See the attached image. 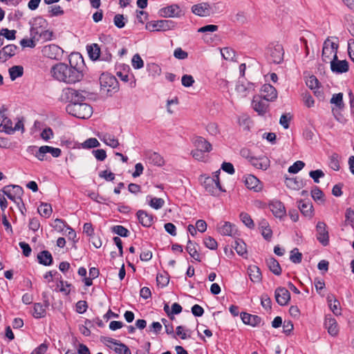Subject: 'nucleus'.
<instances>
[{"label":"nucleus","instance_id":"nucleus-1","mask_svg":"<svg viewBox=\"0 0 354 354\" xmlns=\"http://www.w3.org/2000/svg\"><path fill=\"white\" fill-rule=\"evenodd\" d=\"M85 65L84 59L78 53L69 55V64L59 62L53 65L50 71L51 77L56 81L66 84H75L81 82L84 77Z\"/></svg>","mask_w":354,"mask_h":354},{"label":"nucleus","instance_id":"nucleus-2","mask_svg":"<svg viewBox=\"0 0 354 354\" xmlns=\"http://www.w3.org/2000/svg\"><path fill=\"white\" fill-rule=\"evenodd\" d=\"M70 115L80 119H88L93 113V108L86 103H70L66 107Z\"/></svg>","mask_w":354,"mask_h":354},{"label":"nucleus","instance_id":"nucleus-3","mask_svg":"<svg viewBox=\"0 0 354 354\" xmlns=\"http://www.w3.org/2000/svg\"><path fill=\"white\" fill-rule=\"evenodd\" d=\"M101 91L107 95L111 96L119 90V84L117 79L109 73H102L100 77Z\"/></svg>","mask_w":354,"mask_h":354},{"label":"nucleus","instance_id":"nucleus-4","mask_svg":"<svg viewBox=\"0 0 354 354\" xmlns=\"http://www.w3.org/2000/svg\"><path fill=\"white\" fill-rule=\"evenodd\" d=\"M284 50L279 43L270 44L266 48V57L270 63L279 64L283 60Z\"/></svg>","mask_w":354,"mask_h":354},{"label":"nucleus","instance_id":"nucleus-5","mask_svg":"<svg viewBox=\"0 0 354 354\" xmlns=\"http://www.w3.org/2000/svg\"><path fill=\"white\" fill-rule=\"evenodd\" d=\"M205 191L212 196H217L221 192H223L219 177L216 176V179L212 177H205L202 183Z\"/></svg>","mask_w":354,"mask_h":354},{"label":"nucleus","instance_id":"nucleus-6","mask_svg":"<svg viewBox=\"0 0 354 354\" xmlns=\"http://www.w3.org/2000/svg\"><path fill=\"white\" fill-rule=\"evenodd\" d=\"M41 53L43 56L47 58L60 60L63 57L64 50L57 45L49 44L42 48Z\"/></svg>","mask_w":354,"mask_h":354},{"label":"nucleus","instance_id":"nucleus-7","mask_svg":"<svg viewBox=\"0 0 354 354\" xmlns=\"http://www.w3.org/2000/svg\"><path fill=\"white\" fill-rule=\"evenodd\" d=\"M30 35H32L34 39L38 40L39 36L41 35V32H44L46 30V26H47V21L45 19L41 17H37L33 19L32 22H30Z\"/></svg>","mask_w":354,"mask_h":354},{"label":"nucleus","instance_id":"nucleus-8","mask_svg":"<svg viewBox=\"0 0 354 354\" xmlns=\"http://www.w3.org/2000/svg\"><path fill=\"white\" fill-rule=\"evenodd\" d=\"M174 26V22L172 20L162 19L149 22L146 25V28L151 32L165 31L173 28Z\"/></svg>","mask_w":354,"mask_h":354},{"label":"nucleus","instance_id":"nucleus-9","mask_svg":"<svg viewBox=\"0 0 354 354\" xmlns=\"http://www.w3.org/2000/svg\"><path fill=\"white\" fill-rule=\"evenodd\" d=\"M338 48V44L330 41L329 38H327L323 44L322 53V59L323 62L328 63L330 62L331 56L334 57L335 53L337 54V50Z\"/></svg>","mask_w":354,"mask_h":354},{"label":"nucleus","instance_id":"nucleus-10","mask_svg":"<svg viewBox=\"0 0 354 354\" xmlns=\"http://www.w3.org/2000/svg\"><path fill=\"white\" fill-rule=\"evenodd\" d=\"M252 106L259 115L263 116L268 111L269 104L268 102L259 95H254L253 97Z\"/></svg>","mask_w":354,"mask_h":354},{"label":"nucleus","instance_id":"nucleus-11","mask_svg":"<svg viewBox=\"0 0 354 354\" xmlns=\"http://www.w3.org/2000/svg\"><path fill=\"white\" fill-rule=\"evenodd\" d=\"M317 239L324 246L329 243V236L327 230V226L324 222L319 221L316 225Z\"/></svg>","mask_w":354,"mask_h":354},{"label":"nucleus","instance_id":"nucleus-12","mask_svg":"<svg viewBox=\"0 0 354 354\" xmlns=\"http://www.w3.org/2000/svg\"><path fill=\"white\" fill-rule=\"evenodd\" d=\"M260 96L267 102H273L277 97V91L271 84H266L261 87Z\"/></svg>","mask_w":354,"mask_h":354},{"label":"nucleus","instance_id":"nucleus-13","mask_svg":"<svg viewBox=\"0 0 354 354\" xmlns=\"http://www.w3.org/2000/svg\"><path fill=\"white\" fill-rule=\"evenodd\" d=\"M331 71L336 73H343L348 71V63L346 60H338L336 53L334 59L330 61Z\"/></svg>","mask_w":354,"mask_h":354},{"label":"nucleus","instance_id":"nucleus-14","mask_svg":"<svg viewBox=\"0 0 354 354\" xmlns=\"http://www.w3.org/2000/svg\"><path fill=\"white\" fill-rule=\"evenodd\" d=\"M274 297L279 305L286 306L290 299V293L286 288L279 287L274 291Z\"/></svg>","mask_w":354,"mask_h":354},{"label":"nucleus","instance_id":"nucleus-15","mask_svg":"<svg viewBox=\"0 0 354 354\" xmlns=\"http://www.w3.org/2000/svg\"><path fill=\"white\" fill-rule=\"evenodd\" d=\"M253 83L243 80H239L236 85V91L241 97H246L250 92L254 90Z\"/></svg>","mask_w":354,"mask_h":354},{"label":"nucleus","instance_id":"nucleus-16","mask_svg":"<svg viewBox=\"0 0 354 354\" xmlns=\"http://www.w3.org/2000/svg\"><path fill=\"white\" fill-rule=\"evenodd\" d=\"M270 211L274 216L281 218L286 215L285 206L280 201H272L269 203Z\"/></svg>","mask_w":354,"mask_h":354},{"label":"nucleus","instance_id":"nucleus-17","mask_svg":"<svg viewBox=\"0 0 354 354\" xmlns=\"http://www.w3.org/2000/svg\"><path fill=\"white\" fill-rule=\"evenodd\" d=\"M160 12L161 16L164 17H178L181 15V10L177 4L162 8Z\"/></svg>","mask_w":354,"mask_h":354},{"label":"nucleus","instance_id":"nucleus-18","mask_svg":"<svg viewBox=\"0 0 354 354\" xmlns=\"http://www.w3.org/2000/svg\"><path fill=\"white\" fill-rule=\"evenodd\" d=\"M136 215L139 223L145 227H149L153 223L154 216L145 210H138Z\"/></svg>","mask_w":354,"mask_h":354},{"label":"nucleus","instance_id":"nucleus-19","mask_svg":"<svg viewBox=\"0 0 354 354\" xmlns=\"http://www.w3.org/2000/svg\"><path fill=\"white\" fill-rule=\"evenodd\" d=\"M245 185L247 188L254 192L261 191L263 187L261 181L256 176L251 174L245 176Z\"/></svg>","mask_w":354,"mask_h":354},{"label":"nucleus","instance_id":"nucleus-20","mask_svg":"<svg viewBox=\"0 0 354 354\" xmlns=\"http://www.w3.org/2000/svg\"><path fill=\"white\" fill-rule=\"evenodd\" d=\"M218 231L223 236H234L236 232V226L230 222H223L218 225Z\"/></svg>","mask_w":354,"mask_h":354},{"label":"nucleus","instance_id":"nucleus-21","mask_svg":"<svg viewBox=\"0 0 354 354\" xmlns=\"http://www.w3.org/2000/svg\"><path fill=\"white\" fill-rule=\"evenodd\" d=\"M241 318L245 324L250 325L253 327L260 326L262 321L259 316L251 315L247 313H242L241 314Z\"/></svg>","mask_w":354,"mask_h":354},{"label":"nucleus","instance_id":"nucleus-22","mask_svg":"<svg viewBox=\"0 0 354 354\" xmlns=\"http://www.w3.org/2000/svg\"><path fill=\"white\" fill-rule=\"evenodd\" d=\"M250 162L256 168L266 170L270 166V160L266 156L254 157L249 159Z\"/></svg>","mask_w":354,"mask_h":354},{"label":"nucleus","instance_id":"nucleus-23","mask_svg":"<svg viewBox=\"0 0 354 354\" xmlns=\"http://www.w3.org/2000/svg\"><path fill=\"white\" fill-rule=\"evenodd\" d=\"M324 324L328 333L330 335L335 336L337 335L339 332L338 325L336 319L332 317L331 315L326 316Z\"/></svg>","mask_w":354,"mask_h":354},{"label":"nucleus","instance_id":"nucleus-24","mask_svg":"<svg viewBox=\"0 0 354 354\" xmlns=\"http://www.w3.org/2000/svg\"><path fill=\"white\" fill-rule=\"evenodd\" d=\"M298 208L301 214L308 218H312L313 216V206L309 201L300 200L298 204Z\"/></svg>","mask_w":354,"mask_h":354},{"label":"nucleus","instance_id":"nucleus-25","mask_svg":"<svg viewBox=\"0 0 354 354\" xmlns=\"http://www.w3.org/2000/svg\"><path fill=\"white\" fill-rule=\"evenodd\" d=\"M193 143L196 149L209 152L212 150V145L205 138L201 136H196L193 139Z\"/></svg>","mask_w":354,"mask_h":354},{"label":"nucleus","instance_id":"nucleus-26","mask_svg":"<svg viewBox=\"0 0 354 354\" xmlns=\"http://www.w3.org/2000/svg\"><path fill=\"white\" fill-rule=\"evenodd\" d=\"M208 9L207 3H201L194 5L192 8V11L200 17H207L210 15V11Z\"/></svg>","mask_w":354,"mask_h":354},{"label":"nucleus","instance_id":"nucleus-27","mask_svg":"<svg viewBox=\"0 0 354 354\" xmlns=\"http://www.w3.org/2000/svg\"><path fill=\"white\" fill-rule=\"evenodd\" d=\"M44 302V305H42L40 303H35L34 304L32 315L35 318L39 319L46 316V309L49 306V303L48 301H45Z\"/></svg>","mask_w":354,"mask_h":354},{"label":"nucleus","instance_id":"nucleus-28","mask_svg":"<svg viewBox=\"0 0 354 354\" xmlns=\"http://www.w3.org/2000/svg\"><path fill=\"white\" fill-rule=\"evenodd\" d=\"M146 157L150 164L156 166L161 167L165 163L163 158L157 152L148 151L146 153Z\"/></svg>","mask_w":354,"mask_h":354},{"label":"nucleus","instance_id":"nucleus-29","mask_svg":"<svg viewBox=\"0 0 354 354\" xmlns=\"http://www.w3.org/2000/svg\"><path fill=\"white\" fill-rule=\"evenodd\" d=\"M327 302L330 309L335 315H341L340 303L333 295L327 296Z\"/></svg>","mask_w":354,"mask_h":354},{"label":"nucleus","instance_id":"nucleus-30","mask_svg":"<svg viewBox=\"0 0 354 354\" xmlns=\"http://www.w3.org/2000/svg\"><path fill=\"white\" fill-rule=\"evenodd\" d=\"M37 259L40 264L45 266H50L53 263V257L48 250H43L37 254Z\"/></svg>","mask_w":354,"mask_h":354},{"label":"nucleus","instance_id":"nucleus-31","mask_svg":"<svg viewBox=\"0 0 354 354\" xmlns=\"http://www.w3.org/2000/svg\"><path fill=\"white\" fill-rule=\"evenodd\" d=\"M75 95H77V90L70 87L65 88L62 90L59 100L62 102H71Z\"/></svg>","mask_w":354,"mask_h":354},{"label":"nucleus","instance_id":"nucleus-32","mask_svg":"<svg viewBox=\"0 0 354 354\" xmlns=\"http://www.w3.org/2000/svg\"><path fill=\"white\" fill-rule=\"evenodd\" d=\"M86 50L91 59L96 61L100 59L101 55V50L98 44H93L86 46Z\"/></svg>","mask_w":354,"mask_h":354},{"label":"nucleus","instance_id":"nucleus-33","mask_svg":"<svg viewBox=\"0 0 354 354\" xmlns=\"http://www.w3.org/2000/svg\"><path fill=\"white\" fill-rule=\"evenodd\" d=\"M1 192L3 194V195H6L10 200L14 201L18 205L21 212L24 214V209H26V208L21 198L22 196L12 195L9 190H1Z\"/></svg>","mask_w":354,"mask_h":354},{"label":"nucleus","instance_id":"nucleus-34","mask_svg":"<svg viewBox=\"0 0 354 354\" xmlns=\"http://www.w3.org/2000/svg\"><path fill=\"white\" fill-rule=\"evenodd\" d=\"M17 49L18 47L16 45L8 44L0 50V55L5 58V60H7L16 54Z\"/></svg>","mask_w":354,"mask_h":354},{"label":"nucleus","instance_id":"nucleus-35","mask_svg":"<svg viewBox=\"0 0 354 354\" xmlns=\"http://www.w3.org/2000/svg\"><path fill=\"white\" fill-rule=\"evenodd\" d=\"M285 184L289 189L298 190L303 187V181L301 179L295 178H286Z\"/></svg>","mask_w":354,"mask_h":354},{"label":"nucleus","instance_id":"nucleus-36","mask_svg":"<svg viewBox=\"0 0 354 354\" xmlns=\"http://www.w3.org/2000/svg\"><path fill=\"white\" fill-rule=\"evenodd\" d=\"M248 274L250 279L253 282H260L262 279L261 270L257 266H250L248 268Z\"/></svg>","mask_w":354,"mask_h":354},{"label":"nucleus","instance_id":"nucleus-37","mask_svg":"<svg viewBox=\"0 0 354 354\" xmlns=\"http://www.w3.org/2000/svg\"><path fill=\"white\" fill-rule=\"evenodd\" d=\"M266 264L270 270L276 275L281 274V268L279 262L273 257H270L266 259Z\"/></svg>","mask_w":354,"mask_h":354},{"label":"nucleus","instance_id":"nucleus-38","mask_svg":"<svg viewBox=\"0 0 354 354\" xmlns=\"http://www.w3.org/2000/svg\"><path fill=\"white\" fill-rule=\"evenodd\" d=\"M196 245V243H194L192 241L188 240L186 246V250L193 259H194L196 261L198 262H201V259L200 258V254L197 251Z\"/></svg>","mask_w":354,"mask_h":354},{"label":"nucleus","instance_id":"nucleus-39","mask_svg":"<svg viewBox=\"0 0 354 354\" xmlns=\"http://www.w3.org/2000/svg\"><path fill=\"white\" fill-rule=\"evenodd\" d=\"M100 140L104 142L106 145L110 146L112 148H116L119 146L118 140L109 133H104L102 137H100Z\"/></svg>","mask_w":354,"mask_h":354},{"label":"nucleus","instance_id":"nucleus-40","mask_svg":"<svg viewBox=\"0 0 354 354\" xmlns=\"http://www.w3.org/2000/svg\"><path fill=\"white\" fill-rule=\"evenodd\" d=\"M12 122L10 118H4L0 124V131L6 134H13Z\"/></svg>","mask_w":354,"mask_h":354},{"label":"nucleus","instance_id":"nucleus-41","mask_svg":"<svg viewBox=\"0 0 354 354\" xmlns=\"http://www.w3.org/2000/svg\"><path fill=\"white\" fill-rule=\"evenodd\" d=\"M10 77L12 81L20 77L24 74V68L21 66H13L8 70Z\"/></svg>","mask_w":354,"mask_h":354},{"label":"nucleus","instance_id":"nucleus-42","mask_svg":"<svg viewBox=\"0 0 354 354\" xmlns=\"http://www.w3.org/2000/svg\"><path fill=\"white\" fill-rule=\"evenodd\" d=\"M221 53L225 60L236 62V52L231 48L225 47L221 49Z\"/></svg>","mask_w":354,"mask_h":354},{"label":"nucleus","instance_id":"nucleus-43","mask_svg":"<svg viewBox=\"0 0 354 354\" xmlns=\"http://www.w3.org/2000/svg\"><path fill=\"white\" fill-rule=\"evenodd\" d=\"M234 248L239 255L244 257L245 255L247 254L246 244L244 243L243 240H235Z\"/></svg>","mask_w":354,"mask_h":354},{"label":"nucleus","instance_id":"nucleus-44","mask_svg":"<svg viewBox=\"0 0 354 354\" xmlns=\"http://www.w3.org/2000/svg\"><path fill=\"white\" fill-rule=\"evenodd\" d=\"M38 213L44 217L48 218L52 213L51 205L48 203H41L37 209Z\"/></svg>","mask_w":354,"mask_h":354},{"label":"nucleus","instance_id":"nucleus-45","mask_svg":"<svg viewBox=\"0 0 354 354\" xmlns=\"http://www.w3.org/2000/svg\"><path fill=\"white\" fill-rule=\"evenodd\" d=\"M1 190H6L10 192L12 195L22 196L24 190L19 185H6L2 188Z\"/></svg>","mask_w":354,"mask_h":354},{"label":"nucleus","instance_id":"nucleus-46","mask_svg":"<svg viewBox=\"0 0 354 354\" xmlns=\"http://www.w3.org/2000/svg\"><path fill=\"white\" fill-rule=\"evenodd\" d=\"M330 103L335 104L339 109H343L344 106L343 94L342 93L334 94L330 99Z\"/></svg>","mask_w":354,"mask_h":354},{"label":"nucleus","instance_id":"nucleus-47","mask_svg":"<svg viewBox=\"0 0 354 354\" xmlns=\"http://www.w3.org/2000/svg\"><path fill=\"white\" fill-rule=\"evenodd\" d=\"M329 166L332 169L335 171L339 170L340 165L339 161V156L337 153H333L330 156Z\"/></svg>","mask_w":354,"mask_h":354},{"label":"nucleus","instance_id":"nucleus-48","mask_svg":"<svg viewBox=\"0 0 354 354\" xmlns=\"http://www.w3.org/2000/svg\"><path fill=\"white\" fill-rule=\"evenodd\" d=\"M41 35L40 36H39L38 40H37V41H41L42 42H46V41L53 40L55 37V34H54L53 31L50 30L46 29V30H44V32H41Z\"/></svg>","mask_w":354,"mask_h":354},{"label":"nucleus","instance_id":"nucleus-49","mask_svg":"<svg viewBox=\"0 0 354 354\" xmlns=\"http://www.w3.org/2000/svg\"><path fill=\"white\" fill-rule=\"evenodd\" d=\"M112 232L122 237H127L129 234V231L122 225H114Z\"/></svg>","mask_w":354,"mask_h":354},{"label":"nucleus","instance_id":"nucleus-50","mask_svg":"<svg viewBox=\"0 0 354 354\" xmlns=\"http://www.w3.org/2000/svg\"><path fill=\"white\" fill-rule=\"evenodd\" d=\"M240 218L241 221L249 228L252 229L254 227V223L250 216L245 212L240 214Z\"/></svg>","mask_w":354,"mask_h":354},{"label":"nucleus","instance_id":"nucleus-51","mask_svg":"<svg viewBox=\"0 0 354 354\" xmlns=\"http://www.w3.org/2000/svg\"><path fill=\"white\" fill-rule=\"evenodd\" d=\"M149 205L155 209H159L164 206L165 201L161 198H151Z\"/></svg>","mask_w":354,"mask_h":354},{"label":"nucleus","instance_id":"nucleus-52","mask_svg":"<svg viewBox=\"0 0 354 354\" xmlns=\"http://www.w3.org/2000/svg\"><path fill=\"white\" fill-rule=\"evenodd\" d=\"M290 260L294 263H299L302 260V254L297 248H294L290 252Z\"/></svg>","mask_w":354,"mask_h":354},{"label":"nucleus","instance_id":"nucleus-53","mask_svg":"<svg viewBox=\"0 0 354 354\" xmlns=\"http://www.w3.org/2000/svg\"><path fill=\"white\" fill-rule=\"evenodd\" d=\"M113 350L118 354H131L130 349L124 344L120 342H118Z\"/></svg>","mask_w":354,"mask_h":354},{"label":"nucleus","instance_id":"nucleus-54","mask_svg":"<svg viewBox=\"0 0 354 354\" xmlns=\"http://www.w3.org/2000/svg\"><path fill=\"white\" fill-rule=\"evenodd\" d=\"M100 142L95 138H91L86 140L82 144V147L84 149H91L100 146Z\"/></svg>","mask_w":354,"mask_h":354},{"label":"nucleus","instance_id":"nucleus-55","mask_svg":"<svg viewBox=\"0 0 354 354\" xmlns=\"http://www.w3.org/2000/svg\"><path fill=\"white\" fill-rule=\"evenodd\" d=\"M46 145L41 146L37 149V151L35 153V156L40 161H44L47 160L46 158Z\"/></svg>","mask_w":354,"mask_h":354},{"label":"nucleus","instance_id":"nucleus-56","mask_svg":"<svg viewBox=\"0 0 354 354\" xmlns=\"http://www.w3.org/2000/svg\"><path fill=\"white\" fill-rule=\"evenodd\" d=\"M131 64L135 69H140L144 66V62L139 54H136L133 56Z\"/></svg>","mask_w":354,"mask_h":354},{"label":"nucleus","instance_id":"nucleus-57","mask_svg":"<svg viewBox=\"0 0 354 354\" xmlns=\"http://www.w3.org/2000/svg\"><path fill=\"white\" fill-rule=\"evenodd\" d=\"M305 166V163L303 161L297 160L292 165L288 168V172L292 174H297Z\"/></svg>","mask_w":354,"mask_h":354},{"label":"nucleus","instance_id":"nucleus-58","mask_svg":"<svg viewBox=\"0 0 354 354\" xmlns=\"http://www.w3.org/2000/svg\"><path fill=\"white\" fill-rule=\"evenodd\" d=\"M292 115L288 113H285L281 115L280 120H279V124L285 129H287L289 128V123L290 120H292Z\"/></svg>","mask_w":354,"mask_h":354},{"label":"nucleus","instance_id":"nucleus-59","mask_svg":"<svg viewBox=\"0 0 354 354\" xmlns=\"http://www.w3.org/2000/svg\"><path fill=\"white\" fill-rule=\"evenodd\" d=\"M37 39H34L32 35H30V39H23L20 41V44L23 48H35L36 46Z\"/></svg>","mask_w":354,"mask_h":354},{"label":"nucleus","instance_id":"nucleus-60","mask_svg":"<svg viewBox=\"0 0 354 354\" xmlns=\"http://www.w3.org/2000/svg\"><path fill=\"white\" fill-rule=\"evenodd\" d=\"M17 31L15 30H8V28H2L0 35L3 36L8 40H14L16 37Z\"/></svg>","mask_w":354,"mask_h":354},{"label":"nucleus","instance_id":"nucleus-61","mask_svg":"<svg viewBox=\"0 0 354 354\" xmlns=\"http://www.w3.org/2000/svg\"><path fill=\"white\" fill-rule=\"evenodd\" d=\"M48 12L50 17L59 16L64 15V12L59 6H52L48 8Z\"/></svg>","mask_w":354,"mask_h":354},{"label":"nucleus","instance_id":"nucleus-62","mask_svg":"<svg viewBox=\"0 0 354 354\" xmlns=\"http://www.w3.org/2000/svg\"><path fill=\"white\" fill-rule=\"evenodd\" d=\"M309 176L313 179L315 183H319V178H323L325 176V174L322 170L317 169L310 171L309 173Z\"/></svg>","mask_w":354,"mask_h":354},{"label":"nucleus","instance_id":"nucleus-63","mask_svg":"<svg viewBox=\"0 0 354 354\" xmlns=\"http://www.w3.org/2000/svg\"><path fill=\"white\" fill-rule=\"evenodd\" d=\"M261 306L266 310H270L272 307V301L267 294H263L261 297Z\"/></svg>","mask_w":354,"mask_h":354},{"label":"nucleus","instance_id":"nucleus-64","mask_svg":"<svg viewBox=\"0 0 354 354\" xmlns=\"http://www.w3.org/2000/svg\"><path fill=\"white\" fill-rule=\"evenodd\" d=\"M204 244L210 250H216L218 247V243L216 240L212 236H208L204 239Z\"/></svg>","mask_w":354,"mask_h":354}]
</instances>
